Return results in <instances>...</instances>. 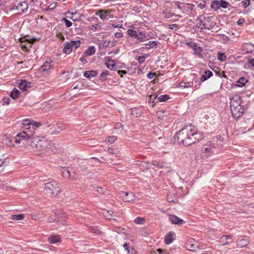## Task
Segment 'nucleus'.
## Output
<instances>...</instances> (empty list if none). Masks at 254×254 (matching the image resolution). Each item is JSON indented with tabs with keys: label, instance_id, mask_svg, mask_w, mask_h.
<instances>
[{
	"label": "nucleus",
	"instance_id": "30",
	"mask_svg": "<svg viewBox=\"0 0 254 254\" xmlns=\"http://www.w3.org/2000/svg\"><path fill=\"white\" fill-rule=\"evenodd\" d=\"M62 172L63 176L64 178H70V173L68 169H67L66 168H62Z\"/></svg>",
	"mask_w": 254,
	"mask_h": 254
},
{
	"label": "nucleus",
	"instance_id": "45",
	"mask_svg": "<svg viewBox=\"0 0 254 254\" xmlns=\"http://www.w3.org/2000/svg\"><path fill=\"white\" fill-rule=\"evenodd\" d=\"M145 59L146 57L145 56H141L138 57L137 60L140 64H142L144 62Z\"/></svg>",
	"mask_w": 254,
	"mask_h": 254
},
{
	"label": "nucleus",
	"instance_id": "39",
	"mask_svg": "<svg viewBox=\"0 0 254 254\" xmlns=\"http://www.w3.org/2000/svg\"><path fill=\"white\" fill-rule=\"evenodd\" d=\"M109 74H110V73H109V71H108V70L104 71L100 74V76L101 78V80H105L107 78H106L107 76H108Z\"/></svg>",
	"mask_w": 254,
	"mask_h": 254
},
{
	"label": "nucleus",
	"instance_id": "5",
	"mask_svg": "<svg viewBox=\"0 0 254 254\" xmlns=\"http://www.w3.org/2000/svg\"><path fill=\"white\" fill-rule=\"evenodd\" d=\"M44 192L49 196L57 195L61 190L59 184L56 181H52L45 184Z\"/></svg>",
	"mask_w": 254,
	"mask_h": 254
},
{
	"label": "nucleus",
	"instance_id": "52",
	"mask_svg": "<svg viewBox=\"0 0 254 254\" xmlns=\"http://www.w3.org/2000/svg\"><path fill=\"white\" fill-rule=\"evenodd\" d=\"M157 251L159 253V254H169V253L162 249H158Z\"/></svg>",
	"mask_w": 254,
	"mask_h": 254
},
{
	"label": "nucleus",
	"instance_id": "2",
	"mask_svg": "<svg viewBox=\"0 0 254 254\" xmlns=\"http://www.w3.org/2000/svg\"><path fill=\"white\" fill-rule=\"evenodd\" d=\"M202 133L190 126H186L182 128L174 136V138L177 140L179 144L189 146L203 138Z\"/></svg>",
	"mask_w": 254,
	"mask_h": 254
},
{
	"label": "nucleus",
	"instance_id": "38",
	"mask_svg": "<svg viewBox=\"0 0 254 254\" xmlns=\"http://www.w3.org/2000/svg\"><path fill=\"white\" fill-rule=\"evenodd\" d=\"M117 140V137L114 135L109 136L107 138L106 141L108 144H112Z\"/></svg>",
	"mask_w": 254,
	"mask_h": 254
},
{
	"label": "nucleus",
	"instance_id": "60",
	"mask_svg": "<svg viewBox=\"0 0 254 254\" xmlns=\"http://www.w3.org/2000/svg\"><path fill=\"white\" fill-rule=\"evenodd\" d=\"M3 100L4 103H5L6 104L8 105L10 103V99L9 97H7V98H4Z\"/></svg>",
	"mask_w": 254,
	"mask_h": 254
},
{
	"label": "nucleus",
	"instance_id": "62",
	"mask_svg": "<svg viewBox=\"0 0 254 254\" xmlns=\"http://www.w3.org/2000/svg\"><path fill=\"white\" fill-rule=\"evenodd\" d=\"M205 6V2L204 1L203 3H200L198 5V7L200 9H203Z\"/></svg>",
	"mask_w": 254,
	"mask_h": 254
},
{
	"label": "nucleus",
	"instance_id": "46",
	"mask_svg": "<svg viewBox=\"0 0 254 254\" xmlns=\"http://www.w3.org/2000/svg\"><path fill=\"white\" fill-rule=\"evenodd\" d=\"M63 21H64L65 24V25L67 27H70L72 25V22L69 20L65 18H63Z\"/></svg>",
	"mask_w": 254,
	"mask_h": 254
},
{
	"label": "nucleus",
	"instance_id": "42",
	"mask_svg": "<svg viewBox=\"0 0 254 254\" xmlns=\"http://www.w3.org/2000/svg\"><path fill=\"white\" fill-rule=\"evenodd\" d=\"M157 95L156 94H152L149 96V103H153L155 100L157 98Z\"/></svg>",
	"mask_w": 254,
	"mask_h": 254
},
{
	"label": "nucleus",
	"instance_id": "34",
	"mask_svg": "<svg viewBox=\"0 0 254 254\" xmlns=\"http://www.w3.org/2000/svg\"><path fill=\"white\" fill-rule=\"evenodd\" d=\"M151 164L153 166H154L157 169L162 168L164 166L163 163L162 162L153 161Z\"/></svg>",
	"mask_w": 254,
	"mask_h": 254
},
{
	"label": "nucleus",
	"instance_id": "3",
	"mask_svg": "<svg viewBox=\"0 0 254 254\" xmlns=\"http://www.w3.org/2000/svg\"><path fill=\"white\" fill-rule=\"evenodd\" d=\"M127 34L130 37L128 39L130 45H137L143 43L150 39L146 33L137 29L135 30L132 29H129L127 31Z\"/></svg>",
	"mask_w": 254,
	"mask_h": 254
},
{
	"label": "nucleus",
	"instance_id": "15",
	"mask_svg": "<svg viewBox=\"0 0 254 254\" xmlns=\"http://www.w3.org/2000/svg\"><path fill=\"white\" fill-rule=\"evenodd\" d=\"M186 247L190 251H195L197 248V246L195 243L194 240L191 239L188 241V242L186 243Z\"/></svg>",
	"mask_w": 254,
	"mask_h": 254
},
{
	"label": "nucleus",
	"instance_id": "7",
	"mask_svg": "<svg viewBox=\"0 0 254 254\" xmlns=\"http://www.w3.org/2000/svg\"><path fill=\"white\" fill-rule=\"evenodd\" d=\"M54 215H52L48 218V221L50 223L59 222L62 221V219L65 218V214L63 213L60 210H55L53 212Z\"/></svg>",
	"mask_w": 254,
	"mask_h": 254
},
{
	"label": "nucleus",
	"instance_id": "28",
	"mask_svg": "<svg viewBox=\"0 0 254 254\" xmlns=\"http://www.w3.org/2000/svg\"><path fill=\"white\" fill-rule=\"evenodd\" d=\"M192 49L194 51V54L198 56L199 58H202L203 57V56L201 53L202 52V49L200 47H198L197 45H196Z\"/></svg>",
	"mask_w": 254,
	"mask_h": 254
},
{
	"label": "nucleus",
	"instance_id": "6",
	"mask_svg": "<svg viewBox=\"0 0 254 254\" xmlns=\"http://www.w3.org/2000/svg\"><path fill=\"white\" fill-rule=\"evenodd\" d=\"M22 125L25 127H28L26 131H28L29 133L32 131H34V133L35 129L41 126V123L40 122H34L29 119H26L23 121Z\"/></svg>",
	"mask_w": 254,
	"mask_h": 254
},
{
	"label": "nucleus",
	"instance_id": "49",
	"mask_svg": "<svg viewBox=\"0 0 254 254\" xmlns=\"http://www.w3.org/2000/svg\"><path fill=\"white\" fill-rule=\"evenodd\" d=\"M156 75V73L155 72H152L150 71L147 75V76L149 79L153 78Z\"/></svg>",
	"mask_w": 254,
	"mask_h": 254
},
{
	"label": "nucleus",
	"instance_id": "54",
	"mask_svg": "<svg viewBox=\"0 0 254 254\" xmlns=\"http://www.w3.org/2000/svg\"><path fill=\"white\" fill-rule=\"evenodd\" d=\"M187 45L192 49L194 48L197 45L196 44L192 42H188Z\"/></svg>",
	"mask_w": 254,
	"mask_h": 254
},
{
	"label": "nucleus",
	"instance_id": "41",
	"mask_svg": "<svg viewBox=\"0 0 254 254\" xmlns=\"http://www.w3.org/2000/svg\"><path fill=\"white\" fill-rule=\"evenodd\" d=\"M191 86L190 82H181L179 83L180 87H184V88H189Z\"/></svg>",
	"mask_w": 254,
	"mask_h": 254
},
{
	"label": "nucleus",
	"instance_id": "16",
	"mask_svg": "<svg viewBox=\"0 0 254 254\" xmlns=\"http://www.w3.org/2000/svg\"><path fill=\"white\" fill-rule=\"evenodd\" d=\"M16 138V136L13 138H9V137H4L2 140V143L6 145L7 146H12L13 145V142H14L15 143H16L14 140V139Z\"/></svg>",
	"mask_w": 254,
	"mask_h": 254
},
{
	"label": "nucleus",
	"instance_id": "24",
	"mask_svg": "<svg viewBox=\"0 0 254 254\" xmlns=\"http://www.w3.org/2000/svg\"><path fill=\"white\" fill-rule=\"evenodd\" d=\"M248 81L244 77H242L237 81L236 86L238 87L244 86Z\"/></svg>",
	"mask_w": 254,
	"mask_h": 254
},
{
	"label": "nucleus",
	"instance_id": "20",
	"mask_svg": "<svg viewBox=\"0 0 254 254\" xmlns=\"http://www.w3.org/2000/svg\"><path fill=\"white\" fill-rule=\"evenodd\" d=\"M97 73L96 70H88L84 72V76L87 78H90L97 76Z\"/></svg>",
	"mask_w": 254,
	"mask_h": 254
},
{
	"label": "nucleus",
	"instance_id": "37",
	"mask_svg": "<svg viewBox=\"0 0 254 254\" xmlns=\"http://www.w3.org/2000/svg\"><path fill=\"white\" fill-rule=\"evenodd\" d=\"M170 98V97L169 95H167V94H164V95L160 96L158 97V100L159 102H165V101H167Z\"/></svg>",
	"mask_w": 254,
	"mask_h": 254
},
{
	"label": "nucleus",
	"instance_id": "53",
	"mask_svg": "<svg viewBox=\"0 0 254 254\" xmlns=\"http://www.w3.org/2000/svg\"><path fill=\"white\" fill-rule=\"evenodd\" d=\"M245 22V19L244 18H241V19H239L237 21V24L238 25H242L244 22Z\"/></svg>",
	"mask_w": 254,
	"mask_h": 254
},
{
	"label": "nucleus",
	"instance_id": "23",
	"mask_svg": "<svg viewBox=\"0 0 254 254\" xmlns=\"http://www.w3.org/2000/svg\"><path fill=\"white\" fill-rule=\"evenodd\" d=\"M205 146L206 147L202 148V152L203 153H206V157H208L213 153V151L208 144H206Z\"/></svg>",
	"mask_w": 254,
	"mask_h": 254
},
{
	"label": "nucleus",
	"instance_id": "29",
	"mask_svg": "<svg viewBox=\"0 0 254 254\" xmlns=\"http://www.w3.org/2000/svg\"><path fill=\"white\" fill-rule=\"evenodd\" d=\"M24 218V215L23 214H14L10 216V219L14 220H21Z\"/></svg>",
	"mask_w": 254,
	"mask_h": 254
},
{
	"label": "nucleus",
	"instance_id": "35",
	"mask_svg": "<svg viewBox=\"0 0 254 254\" xmlns=\"http://www.w3.org/2000/svg\"><path fill=\"white\" fill-rule=\"evenodd\" d=\"M219 7L223 8H227L230 4L229 2L224 0H220L219 1Z\"/></svg>",
	"mask_w": 254,
	"mask_h": 254
},
{
	"label": "nucleus",
	"instance_id": "50",
	"mask_svg": "<svg viewBox=\"0 0 254 254\" xmlns=\"http://www.w3.org/2000/svg\"><path fill=\"white\" fill-rule=\"evenodd\" d=\"M57 36L62 41H64L65 40V38H64V36L61 33H57Z\"/></svg>",
	"mask_w": 254,
	"mask_h": 254
},
{
	"label": "nucleus",
	"instance_id": "61",
	"mask_svg": "<svg viewBox=\"0 0 254 254\" xmlns=\"http://www.w3.org/2000/svg\"><path fill=\"white\" fill-rule=\"evenodd\" d=\"M123 247L125 248L126 250H127L129 248V244L128 243H125L123 245Z\"/></svg>",
	"mask_w": 254,
	"mask_h": 254
},
{
	"label": "nucleus",
	"instance_id": "44",
	"mask_svg": "<svg viewBox=\"0 0 254 254\" xmlns=\"http://www.w3.org/2000/svg\"><path fill=\"white\" fill-rule=\"evenodd\" d=\"M168 26L169 29L175 30H178L179 28V25L176 24H169L168 25Z\"/></svg>",
	"mask_w": 254,
	"mask_h": 254
},
{
	"label": "nucleus",
	"instance_id": "10",
	"mask_svg": "<svg viewBox=\"0 0 254 254\" xmlns=\"http://www.w3.org/2000/svg\"><path fill=\"white\" fill-rule=\"evenodd\" d=\"M52 63V62H45L40 68V72L48 73L53 65Z\"/></svg>",
	"mask_w": 254,
	"mask_h": 254
},
{
	"label": "nucleus",
	"instance_id": "12",
	"mask_svg": "<svg viewBox=\"0 0 254 254\" xmlns=\"http://www.w3.org/2000/svg\"><path fill=\"white\" fill-rule=\"evenodd\" d=\"M169 218L171 222L173 224L182 225L185 222L184 220L180 219L178 216L175 215H170L169 216Z\"/></svg>",
	"mask_w": 254,
	"mask_h": 254
},
{
	"label": "nucleus",
	"instance_id": "32",
	"mask_svg": "<svg viewBox=\"0 0 254 254\" xmlns=\"http://www.w3.org/2000/svg\"><path fill=\"white\" fill-rule=\"evenodd\" d=\"M95 53V48L94 46L89 47L85 51V54L88 56H91Z\"/></svg>",
	"mask_w": 254,
	"mask_h": 254
},
{
	"label": "nucleus",
	"instance_id": "14",
	"mask_svg": "<svg viewBox=\"0 0 254 254\" xmlns=\"http://www.w3.org/2000/svg\"><path fill=\"white\" fill-rule=\"evenodd\" d=\"M175 233L174 232H170L165 237V243L167 245L171 244L175 239Z\"/></svg>",
	"mask_w": 254,
	"mask_h": 254
},
{
	"label": "nucleus",
	"instance_id": "8",
	"mask_svg": "<svg viewBox=\"0 0 254 254\" xmlns=\"http://www.w3.org/2000/svg\"><path fill=\"white\" fill-rule=\"evenodd\" d=\"M121 196L125 201L130 202L135 199V195L132 192L122 191Z\"/></svg>",
	"mask_w": 254,
	"mask_h": 254
},
{
	"label": "nucleus",
	"instance_id": "11",
	"mask_svg": "<svg viewBox=\"0 0 254 254\" xmlns=\"http://www.w3.org/2000/svg\"><path fill=\"white\" fill-rule=\"evenodd\" d=\"M28 8V4L26 2L23 1L19 2L16 7V9L20 14L26 13Z\"/></svg>",
	"mask_w": 254,
	"mask_h": 254
},
{
	"label": "nucleus",
	"instance_id": "58",
	"mask_svg": "<svg viewBox=\"0 0 254 254\" xmlns=\"http://www.w3.org/2000/svg\"><path fill=\"white\" fill-rule=\"evenodd\" d=\"M4 166V162L2 161L1 159H0V172L3 170Z\"/></svg>",
	"mask_w": 254,
	"mask_h": 254
},
{
	"label": "nucleus",
	"instance_id": "55",
	"mask_svg": "<svg viewBox=\"0 0 254 254\" xmlns=\"http://www.w3.org/2000/svg\"><path fill=\"white\" fill-rule=\"evenodd\" d=\"M198 24H199V27H201V29L206 28L205 24L203 22L202 20H200Z\"/></svg>",
	"mask_w": 254,
	"mask_h": 254
},
{
	"label": "nucleus",
	"instance_id": "57",
	"mask_svg": "<svg viewBox=\"0 0 254 254\" xmlns=\"http://www.w3.org/2000/svg\"><path fill=\"white\" fill-rule=\"evenodd\" d=\"M79 60L80 62H81L83 64H85L87 63L86 60L84 56H82L80 59Z\"/></svg>",
	"mask_w": 254,
	"mask_h": 254
},
{
	"label": "nucleus",
	"instance_id": "31",
	"mask_svg": "<svg viewBox=\"0 0 254 254\" xmlns=\"http://www.w3.org/2000/svg\"><path fill=\"white\" fill-rule=\"evenodd\" d=\"M211 8L215 10H217L220 8L219 0H214L211 2Z\"/></svg>",
	"mask_w": 254,
	"mask_h": 254
},
{
	"label": "nucleus",
	"instance_id": "64",
	"mask_svg": "<svg viewBox=\"0 0 254 254\" xmlns=\"http://www.w3.org/2000/svg\"><path fill=\"white\" fill-rule=\"evenodd\" d=\"M248 63L250 64L254 67V59L249 60Z\"/></svg>",
	"mask_w": 254,
	"mask_h": 254
},
{
	"label": "nucleus",
	"instance_id": "4",
	"mask_svg": "<svg viewBox=\"0 0 254 254\" xmlns=\"http://www.w3.org/2000/svg\"><path fill=\"white\" fill-rule=\"evenodd\" d=\"M241 98L238 95H235L231 99L230 110L232 117L237 120L244 113V108L241 105Z\"/></svg>",
	"mask_w": 254,
	"mask_h": 254
},
{
	"label": "nucleus",
	"instance_id": "59",
	"mask_svg": "<svg viewBox=\"0 0 254 254\" xmlns=\"http://www.w3.org/2000/svg\"><path fill=\"white\" fill-rule=\"evenodd\" d=\"M128 253L130 254H134V250L132 247H130L127 250Z\"/></svg>",
	"mask_w": 254,
	"mask_h": 254
},
{
	"label": "nucleus",
	"instance_id": "48",
	"mask_svg": "<svg viewBox=\"0 0 254 254\" xmlns=\"http://www.w3.org/2000/svg\"><path fill=\"white\" fill-rule=\"evenodd\" d=\"M100 27V26L97 24H93L91 25V27L90 29L92 30L95 31L96 30L99 29Z\"/></svg>",
	"mask_w": 254,
	"mask_h": 254
},
{
	"label": "nucleus",
	"instance_id": "63",
	"mask_svg": "<svg viewBox=\"0 0 254 254\" xmlns=\"http://www.w3.org/2000/svg\"><path fill=\"white\" fill-rule=\"evenodd\" d=\"M123 36V34L121 32H117L115 33V36L117 38H120L122 37Z\"/></svg>",
	"mask_w": 254,
	"mask_h": 254
},
{
	"label": "nucleus",
	"instance_id": "33",
	"mask_svg": "<svg viewBox=\"0 0 254 254\" xmlns=\"http://www.w3.org/2000/svg\"><path fill=\"white\" fill-rule=\"evenodd\" d=\"M69 43L72 48H74L75 49L78 48L81 44V42L79 40L71 41Z\"/></svg>",
	"mask_w": 254,
	"mask_h": 254
},
{
	"label": "nucleus",
	"instance_id": "18",
	"mask_svg": "<svg viewBox=\"0 0 254 254\" xmlns=\"http://www.w3.org/2000/svg\"><path fill=\"white\" fill-rule=\"evenodd\" d=\"M213 75V73L210 70H206L204 72V74H203L200 80L201 82L206 81L207 79L211 77Z\"/></svg>",
	"mask_w": 254,
	"mask_h": 254
},
{
	"label": "nucleus",
	"instance_id": "13",
	"mask_svg": "<svg viewBox=\"0 0 254 254\" xmlns=\"http://www.w3.org/2000/svg\"><path fill=\"white\" fill-rule=\"evenodd\" d=\"M31 82L27 81L26 80H22L19 84V88L23 91H26L28 88L31 87Z\"/></svg>",
	"mask_w": 254,
	"mask_h": 254
},
{
	"label": "nucleus",
	"instance_id": "36",
	"mask_svg": "<svg viewBox=\"0 0 254 254\" xmlns=\"http://www.w3.org/2000/svg\"><path fill=\"white\" fill-rule=\"evenodd\" d=\"M217 59L221 62H224L226 60V56L224 53L218 52L217 54Z\"/></svg>",
	"mask_w": 254,
	"mask_h": 254
},
{
	"label": "nucleus",
	"instance_id": "47",
	"mask_svg": "<svg viewBox=\"0 0 254 254\" xmlns=\"http://www.w3.org/2000/svg\"><path fill=\"white\" fill-rule=\"evenodd\" d=\"M89 231L91 233H98L99 230L94 227H91L89 228Z\"/></svg>",
	"mask_w": 254,
	"mask_h": 254
},
{
	"label": "nucleus",
	"instance_id": "40",
	"mask_svg": "<svg viewBox=\"0 0 254 254\" xmlns=\"http://www.w3.org/2000/svg\"><path fill=\"white\" fill-rule=\"evenodd\" d=\"M134 222L137 224H143L145 222V220L142 217H138L135 219Z\"/></svg>",
	"mask_w": 254,
	"mask_h": 254
},
{
	"label": "nucleus",
	"instance_id": "17",
	"mask_svg": "<svg viewBox=\"0 0 254 254\" xmlns=\"http://www.w3.org/2000/svg\"><path fill=\"white\" fill-rule=\"evenodd\" d=\"M110 12V10H103V9L99 10V11H98L99 17L101 20H104L107 18L108 14Z\"/></svg>",
	"mask_w": 254,
	"mask_h": 254
},
{
	"label": "nucleus",
	"instance_id": "21",
	"mask_svg": "<svg viewBox=\"0 0 254 254\" xmlns=\"http://www.w3.org/2000/svg\"><path fill=\"white\" fill-rule=\"evenodd\" d=\"M162 14L164 18L166 19L171 18L174 15L176 17H182V16L180 15H175V14L172 13L170 12L167 11H163Z\"/></svg>",
	"mask_w": 254,
	"mask_h": 254
},
{
	"label": "nucleus",
	"instance_id": "22",
	"mask_svg": "<svg viewBox=\"0 0 254 254\" xmlns=\"http://www.w3.org/2000/svg\"><path fill=\"white\" fill-rule=\"evenodd\" d=\"M143 45L148 46L146 47L147 50L152 48H156L158 45V42L155 41H149L148 43L144 44Z\"/></svg>",
	"mask_w": 254,
	"mask_h": 254
},
{
	"label": "nucleus",
	"instance_id": "43",
	"mask_svg": "<svg viewBox=\"0 0 254 254\" xmlns=\"http://www.w3.org/2000/svg\"><path fill=\"white\" fill-rule=\"evenodd\" d=\"M241 3L242 4V6L245 8H247L248 6L250 5V0H243Z\"/></svg>",
	"mask_w": 254,
	"mask_h": 254
},
{
	"label": "nucleus",
	"instance_id": "26",
	"mask_svg": "<svg viewBox=\"0 0 254 254\" xmlns=\"http://www.w3.org/2000/svg\"><path fill=\"white\" fill-rule=\"evenodd\" d=\"M66 128V126L63 125L62 123H58L57 124L55 129V132L57 133H59L61 131L65 130Z\"/></svg>",
	"mask_w": 254,
	"mask_h": 254
},
{
	"label": "nucleus",
	"instance_id": "56",
	"mask_svg": "<svg viewBox=\"0 0 254 254\" xmlns=\"http://www.w3.org/2000/svg\"><path fill=\"white\" fill-rule=\"evenodd\" d=\"M118 74L121 75V77H123V74H126L127 73V71L125 70H119L118 71Z\"/></svg>",
	"mask_w": 254,
	"mask_h": 254
},
{
	"label": "nucleus",
	"instance_id": "19",
	"mask_svg": "<svg viewBox=\"0 0 254 254\" xmlns=\"http://www.w3.org/2000/svg\"><path fill=\"white\" fill-rule=\"evenodd\" d=\"M72 50V48L69 42H66L63 50V53L69 54Z\"/></svg>",
	"mask_w": 254,
	"mask_h": 254
},
{
	"label": "nucleus",
	"instance_id": "9",
	"mask_svg": "<svg viewBox=\"0 0 254 254\" xmlns=\"http://www.w3.org/2000/svg\"><path fill=\"white\" fill-rule=\"evenodd\" d=\"M249 244V240L247 237L240 236L237 241V246L243 248L247 246Z\"/></svg>",
	"mask_w": 254,
	"mask_h": 254
},
{
	"label": "nucleus",
	"instance_id": "51",
	"mask_svg": "<svg viewBox=\"0 0 254 254\" xmlns=\"http://www.w3.org/2000/svg\"><path fill=\"white\" fill-rule=\"evenodd\" d=\"M187 8L191 11H193L194 5L190 3H186Z\"/></svg>",
	"mask_w": 254,
	"mask_h": 254
},
{
	"label": "nucleus",
	"instance_id": "25",
	"mask_svg": "<svg viewBox=\"0 0 254 254\" xmlns=\"http://www.w3.org/2000/svg\"><path fill=\"white\" fill-rule=\"evenodd\" d=\"M19 91L18 89L14 88L11 92L10 96L13 99H16L19 97Z\"/></svg>",
	"mask_w": 254,
	"mask_h": 254
},
{
	"label": "nucleus",
	"instance_id": "27",
	"mask_svg": "<svg viewBox=\"0 0 254 254\" xmlns=\"http://www.w3.org/2000/svg\"><path fill=\"white\" fill-rule=\"evenodd\" d=\"M49 242L50 244H54L60 241V238L59 235L53 236L49 238Z\"/></svg>",
	"mask_w": 254,
	"mask_h": 254
},
{
	"label": "nucleus",
	"instance_id": "1",
	"mask_svg": "<svg viewBox=\"0 0 254 254\" xmlns=\"http://www.w3.org/2000/svg\"><path fill=\"white\" fill-rule=\"evenodd\" d=\"M14 140L16 144L23 141V143L27 147L34 151L44 150L49 145V142L46 139L34 140V131L29 133L28 131L20 132L16 135Z\"/></svg>",
	"mask_w": 254,
	"mask_h": 254
}]
</instances>
